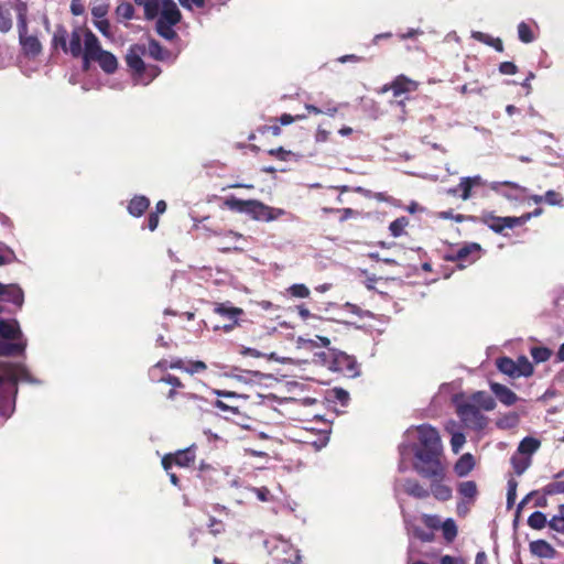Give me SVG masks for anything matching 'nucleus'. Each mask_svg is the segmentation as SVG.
Masks as SVG:
<instances>
[{
    "label": "nucleus",
    "instance_id": "1",
    "mask_svg": "<svg viewBox=\"0 0 564 564\" xmlns=\"http://www.w3.org/2000/svg\"><path fill=\"white\" fill-rule=\"evenodd\" d=\"M398 469L404 473L409 469V462H412L413 469L423 478L431 480L430 495L440 501H447L452 498V488L443 484L445 468L442 463V442L438 431L429 425L422 424L410 427L404 433V441L399 445Z\"/></svg>",
    "mask_w": 564,
    "mask_h": 564
},
{
    "label": "nucleus",
    "instance_id": "2",
    "mask_svg": "<svg viewBox=\"0 0 564 564\" xmlns=\"http://www.w3.org/2000/svg\"><path fill=\"white\" fill-rule=\"evenodd\" d=\"M143 8L144 19L156 20L155 31L166 41H174L177 33L174 26L182 20V13L174 0H133Z\"/></svg>",
    "mask_w": 564,
    "mask_h": 564
},
{
    "label": "nucleus",
    "instance_id": "3",
    "mask_svg": "<svg viewBox=\"0 0 564 564\" xmlns=\"http://www.w3.org/2000/svg\"><path fill=\"white\" fill-rule=\"evenodd\" d=\"M315 357L332 371L340 372L351 378L359 376L356 358L344 351L329 349L328 351L316 352Z\"/></svg>",
    "mask_w": 564,
    "mask_h": 564
},
{
    "label": "nucleus",
    "instance_id": "4",
    "mask_svg": "<svg viewBox=\"0 0 564 564\" xmlns=\"http://www.w3.org/2000/svg\"><path fill=\"white\" fill-rule=\"evenodd\" d=\"M226 205L230 210L247 214L254 220L272 221V216L269 213V206L260 200H243L232 196L226 199Z\"/></svg>",
    "mask_w": 564,
    "mask_h": 564
},
{
    "label": "nucleus",
    "instance_id": "5",
    "mask_svg": "<svg viewBox=\"0 0 564 564\" xmlns=\"http://www.w3.org/2000/svg\"><path fill=\"white\" fill-rule=\"evenodd\" d=\"M0 343L17 345L21 344V350H17L10 355H0L1 357H12L23 355L28 345L26 338L24 337L20 324L17 319H4L0 317Z\"/></svg>",
    "mask_w": 564,
    "mask_h": 564
},
{
    "label": "nucleus",
    "instance_id": "6",
    "mask_svg": "<svg viewBox=\"0 0 564 564\" xmlns=\"http://www.w3.org/2000/svg\"><path fill=\"white\" fill-rule=\"evenodd\" d=\"M457 415L464 426L473 431H481L487 426L488 420L473 403H462L457 406Z\"/></svg>",
    "mask_w": 564,
    "mask_h": 564
},
{
    "label": "nucleus",
    "instance_id": "7",
    "mask_svg": "<svg viewBox=\"0 0 564 564\" xmlns=\"http://www.w3.org/2000/svg\"><path fill=\"white\" fill-rule=\"evenodd\" d=\"M264 546L270 553H278L279 551H281L284 554L292 553L290 554L289 558L283 560L284 564H302V555L300 553V550H294L293 545L289 541L280 536H273L271 539L265 540Z\"/></svg>",
    "mask_w": 564,
    "mask_h": 564
},
{
    "label": "nucleus",
    "instance_id": "8",
    "mask_svg": "<svg viewBox=\"0 0 564 564\" xmlns=\"http://www.w3.org/2000/svg\"><path fill=\"white\" fill-rule=\"evenodd\" d=\"M394 496L400 501L401 494H406L416 499H425L430 490L424 488L417 480L411 478H397L393 486Z\"/></svg>",
    "mask_w": 564,
    "mask_h": 564
},
{
    "label": "nucleus",
    "instance_id": "9",
    "mask_svg": "<svg viewBox=\"0 0 564 564\" xmlns=\"http://www.w3.org/2000/svg\"><path fill=\"white\" fill-rule=\"evenodd\" d=\"M477 220L486 225L496 234H502L506 228L512 229L514 227L521 226V221L516 219L514 216L500 217L495 216L489 212L482 213L480 217H477Z\"/></svg>",
    "mask_w": 564,
    "mask_h": 564
},
{
    "label": "nucleus",
    "instance_id": "10",
    "mask_svg": "<svg viewBox=\"0 0 564 564\" xmlns=\"http://www.w3.org/2000/svg\"><path fill=\"white\" fill-rule=\"evenodd\" d=\"M145 54L147 45L141 43L132 44L126 54V63L137 77H141L145 72V64L143 62Z\"/></svg>",
    "mask_w": 564,
    "mask_h": 564
},
{
    "label": "nucleus",
    "instance_id": "11",
    "mask_svg": "<svg viewBox=\"0 0 564 564\" xmlns=\"http://www.w3.org/2000/svg\"><path fill=\"white\" fill-rule=\"evenodd\" d=\"M1 370L3 373V378L13 383H17L19 381L30 383L35 382V380L32 378L31 373L29 372L24 365L2 362Z\"/></svg>",
    "mask_w": 564,
    "mask_h": 564
},
{
    "label": "nucleus",
    "instance_id": "12",
    "mask_svg": "<svg viewBox=\"0 0 564 564\" xmlns=\"http://www.w3.org/2000/svg\"><path fill=\"white\" fill-rule=\"evenodd\" d=\"M195 459V453L193 447L185 448L183 451H178L175 454H166L162 458V467L165 471L171 470L173 465H177L180 467H187Z\"/></svg>",
    "mask_w": 564,
    "mask_h": 564
},
{
    "label": "nucleus",
    "instance_id": "13",
    "mask_svg": "<svg viewBox=\"0 0 564 564\" xmlns=\"http://www.w3.org/2000/svg\"><path fill=\"white\" fill-rule=\"evenodd\" d=\"M84 44L83 63L84 67L88 68L89 63L93 62L96 56L100 55L104 50L98 37L90 30H86L84 34Z\"/></svg>",
    "mask_w": 564,
    "mask_h": 564
},
{
    "label": "nucleus",
    "instance_id": "14",
    "mask_svg": "<svg viewBox=\"0 0 564 564\" xmlns=\"http://www.w3.org/2000/svg\"><path fill=\"white\" fill-rule=\"evenodd\" d=\"M490 188L509 200H519L525 188L513 182H492Z\"/></svg>",
    "mask_w": 564,
    "mask_h": 564
},
{
    "label": "nucleus",
    "instance_id": "15",
    "mask_svg": "<svg viewBox=\"0 0 564 564\" xmlns=\"http://www.w3.org/2000/svg\"><path fill=\"white\" fill-rule=\"evenodd\" d=\"M419 83L406 77L405 75L397 76L390 85H386L382 91L392 90L394 97H399L405 93L415 91Z\"/></svg>",
    "mask_w": 564,
    "mask_h": 564
},
{
    "label": "nucleus",
    "instance_id": "16",
    "mask_svg": "<svg viewBox=\"0 0 564 564\" xmlns=\"http://www.w3.org/2000/svg\"><path fill=\"white\" fill-rule=\"evenodd\" d=\"M19 32V42L25 55L35 57L42 52V44L35 35H28V26Z\"/></svg>",
    "mask_w": 564,
    "mask_h": 564
},
{
    "label": "nucleus",
    "instance_id": "17",
    "mask_svg": "<svg viewBox=\"0 0 564 564\" xmlns=\"http://www.w3.org/2000/svg\"><path fill=\"white\" fill-rule=\"evenodd\" d=\"M480 249L481 248L478 243L470 242L459 248L456 252L447 256L446 259L451 261L473 263L476 261V254L480 251Z\"/></svg>",
    "mask_w": 564,
    "mask_h": 564
},
{
    "label": "nucleus",
    "instance_id": "18",
    "mask_svg": "<svg viewBox=\"0 0 564 564\" xmlns=\"http://www.w3.org/2000/svg\"><path fill=\"white\" fill-rule=\"evenodd\" d=\"M0 301L10 302L18 307H21L24 302V294L20 286L17 284H3V290H1Z\"/></svg>",
    "mask_w": 564,
    "mask_h": 564
},
{
    "label": "nucleus",
    "instance_id": "19",
    "mask_svg": "<svg viewBox=\"0 0 564 564\" xmlns=\"http://www.w3.org/2000/svg\"><path fill=\"white\" fill-rule=\"evenodd\" d=\"M490 389L492 393L496 395V398L505 405L510 406L514 404L518 400L517 394L505 384L491 382Z\"/></svg>",
    "mask_w": 564,
    "mask_h": 564
},
{
    "label": "nucleus",
    "instance_id": "20",
    "mask_svg": "<svg viewBox=\"0 0 564 564\" xmlns=\"http://www.w3.org/2000/svg\"><path fill=\"white\" fill-rule=\"evenodd\" d=\"M530 552L540 558H554L556 555V550L545 540L532 541Z\"/></svg>",
    "mask_w": 564,
    "mask_h": 564
},
{
    "label": "nucleus",
    "instance_id": "21",
    "mask_svg": "<svg viewBox=\"0 0 564 564\" xmlns=\"http://www.w3.org/2000/svg\"><path fill=\"white\" fill-rule=\"evenodd\" d=\"M93 62H97L100 68L107 74H113L118 68V61L116 56L105 50L100 53V55L96 56Z\"/></svg>",
    "mask_w": 564,
    "mask_h": 564
},
{
    "label": "nucleus",
    "instance_id": "22",
    "mask_svg": "<svg viewBox=\"0 0 564 564\" xmlns=\"http://www.w3.org/2000/svg\"><path fill=\"white\" fill-rule=\"evenodd\" d=\"M15 393L12 395H2L0 397V423L6 422L15 410Z\"/></svg>",
    "mask_w": 564,
    "mask_h": 564
},
{
    "label": "nucleus",
    "instance_id": "23",
    "mask_svg": "<svg viewBox=\"0 0 564 564\" xmlns=\"http://www.w3.org/2000/svg\"><path fill=\"white\" fill-rule=\"evenodd\" d=\"M475 460L471 454L466 453L462 455L455 463L454 471L459 477L467 476L474 468Z\"/></svg>",
    "mask_w": 564,
    "mask_h": 564
},
{
    "label": "nucleus",
    "instance_id": "24",
    "mask_svg": "<svg viewBox=\"0 0 564 564\" xmlns=\"http://www.w3.org/2000/svg\"><path fill=\"white\" fill-rule=\"evenodd\" d=\"M149 205L150 200L148 197L134 196L128 205V212L134 217H140L148 209Z\"/></svg>",
    "mask_w": 564,
    "mask_h": 564
},
{
    "label": "nucleus",
    "instance_id": "25",
    "mask_svg": "<svg viewBox=\"0 0 564 564\" xmlns=\"http://www.w3.org/2000/svg\"><path fill=\"white\" fill-rule=\"evenodd\" d=\"M215 312L230 321L238 324V317L243 314L239 307L228 305V303H220L215 307Z\"/></svg>",
    "mask_w": 564,
    "mask_h": 564
},
{
    "label": "nucleus",
    "instance_id": "26",
    "mask_svg": "<svg viewBox=\"0 0 564 564\" xmlns=\"http://www.w3.org/2000/svg\"><path fill=\"white\" fill-rule=\"evenodd\" d=\"M147 54H149L155 61H164L170 52L164 48L156 40H149L147 46Z\"/></svg>",
    "mask_w": 564,
    "mask_h": 564
},
{
    "label": "nucleus",
    "instance_id": "27",
    "mask_svg": "<svg viewBox=\"0 0 564 564\" xmlns=\"http://www.w3.org/2000/svg\"><path fill=\"white\" fill-rule=\"evenodd\" d=\"M473 401L486 411H492L496 408V401L485 391L475 392L471 397Z\"/></svg>",
    "mask_w": 564,
    "mask_h": 564
},
{
    "label": "nucleus",
    "instance_id": "28",
    "mask_svg": "<svg viewBox=\"0 0 564 564\" xmlns=\"http://www.w3.org/2000/svg\"><path fill=\"white\" fill-rule=\"evenodd\" d=\"M540 445L541 443L539 440L527 436L520 442L518 452L523 455H532L539 449Z\"/></svg>",
    "mask_w": 564,
    "mask_h": 564
},
{
    "label": "nucleus",
    "instance_id": "29",
    "mask_svg": "<svg viewBox=\"0 0 564 564\" xmlns=\"http://www.w3.org/2000/svg\"><path fill=\"white\" fill-rule=\"evenodd\" d=\"M497 368L505 375L517 378V362L509 357H501L497 360Z\"/></svg>",
    "mask_w": 564,
    "mask_h": 564
},
{
    "label": "nucleus",
    "instance_id": "30",
    "mask_svg": "<svg viewBox=\"0 0 564 564\" xmlns=\"http://www.w3.org/2000/svg\"><path fill=\"white\" fill-rule=\"evenodd\" d=\"M67 52H69L73 57L83 56L82 36L78 30L72 32Z\"/></svg>",
    "mask_w": 564,
    "mask_h": 564
},
{
    "label": "nucleus",
    "instance_id": "31",
    "mask_svg": "<svg viewBox=\"0 0 564 564\" xmlns=\"http://www.w3.org/2000/svg\"><path fill=\"white\" fill-rule=\"evenodd\" d=\"M116 15L118 19L132 20L134 18V8L127 0H119L116 8Z\"/></svg>",
    "mask_w": 564,
    "mask_h": 564
},
{
    "label": "nucleus",
    "instance_id": "32",
    "mask_svg": "<svg viewBox=\"0 0 564 564\" xmlns=\"http://www.w3.org/2000/svg\"><path fill=\"white\" fill-rule=\"evenodd\" d=\"M109 11V3L107 0H94L91 7V15L95 20L106 19Z\"/></svg>",
    "mask_w": 564,
    "mask_h": 564
},
{
    "label": "nucleus",
    "instance_id": "33",
    "mask_svg": "<svg viewBox=\"0 0 564 564\" xmlns=\"http://www.w3.org/2000/svg\"><path fill=\"white\" fill-rule=\"evenodd\" d=\"M458 494L467 499H475L477 496V485L473 480L463 481L458 485Z\"/></svg>",
    "mask_w": 564,
    "mask_h": 564
},
{
    "label": "nucleus",
    "instance_id": "34",
    "mask_svg": "<svg viewBox=\"0 0 564 564\" xmlns=\"http://www.w3.org/2000/svg\"><path fill=\"white\" fill-rule=\"evenodd\" d=\"M15 11H17V18H18V30L24 31V29L28 26L26 22V15H28V4L25 2H22L20 0H15Z\"/></svg>",
    "mask_w": 564,
    "mask_h": 564
},
{
    "label": "nucleus",
    "instance_id": "35",
    "mask_svg": "<svg viewBox=\"0 0 564 564\" xmlns=\"http://www.w3.org/2000/svg\"><path fill=\"white\" fill-rule=\"evenodd\" d=\"M546 516L541 511H534L528 519V524L534 530H541L547 524Z\"/></svg>",
    "mask_w": 564,
    "mask_h": 564
},
{
    "label": "nucleus",
    "instance_id": "36",
    "mask_svg": "<svg viewBox=\"0 0 564 564\" xmlns=\"http://www.w3.org/2000/svg\"><path fill=\"white\" fill-rule=\"evenodd\" d=\"M408 225H409V219L404 216L394 219L389 226L391 236H393L395 238L402 236L404 234V229Z\"/></svg>",
    "mask_w": 564,
    "mask_h": 564
},
{
    "label": "nucleus",
    "instance_id": "37",
    "mask_svg": "<svg viewBox=\"0 0 564 564\" xmlns=\"http://www.w3.org/2000/svg\"><path fill=\"white\" fill-rule=\"evenodd\" d=\"M441 528L443 530V535L446 541H453L457 535V527L453 519L448 518L446 519L442 524Z\"/></svg>",
    "mask_w": 564,
    "mask_h": 564
},
{
    "label": "nucleus",
    "instance_id": "38",
    "mask_svg": "<svg viewBox=\"0 0 564 564\" xmlns=\"http://www.w3.org/2000/svg\"><path fill=\"white\" fill-rule=\"evenodd\" d=\"M67 31L63 25H58L53 35V44L55 46H61L64 52H67Z\"/></svg>",
    "mask_w": 564,
    "mask_h": 564
},
{
    "label": "nucleus",
    "instance_id": "39",
    "mask_svg": "<svg viewBox=\"0 0 564 564\" xmlns=\"http://www.w3.org/2000/svg\"><path fill=\"white\" fill-rule=\"evenodd\" d=\"M161 69L156 65H145V72L141 77H137V82L143 85L151 83L156 76H159Z\"/></svg>",
    "mask_w": 564,
    "mask_h": 564
},
{
    "label": "nucleus",
    "instance_id": "40",
    "mask_svg": "<svg viewBox=\"0 0 564 564\" xmlns=\"http://www.w3.org/2000/svg\"><path fill=\"white\" fill-rule=\"evenodd\" d=\"M530 352L538 364L547 361L552 356V350L546 347H532Z\"/></svg>",
    "mask_w": 564,
    "mask_h": 564
},
{
    "label": "nucleus",
    "instance_id": "41",
    "mask_svg": "<svg viewBox=\"0 0 564 564\" xmlns=\"http://www.w3.org/2000/svg\"><path fill=\"white\" fill-rule=\"evenodd\" d=\"M517 362V378L529 377L533 373V366L525 357H520Z\"/></svg>",
    "mask_w": 564,
    "mask_h": 564
},
{
    "label": "nucleus",
    "instance_id": "42",
    "mask_svg": "<svg viewBox=\"0 0 564 564\" xmlns=\"http://www.w3.org/2000/svg\"><path fill=\"white\" fill-rule=\"evenodd\" d=\"M518 36L522 43H531L534 41V36L531 28L525 22L518 24Z\"/></svg>",
    "mask_w": 564,
    "mask_h": 564
},
{
    "label": "nucleus",
    "instance_id": "43",
    "mask_svg": "<svg viewBox=\"0 0 564 564\" xmlns=\"http://www.w3.org/2000/svg\"><path fill=\"white\" fill-rule=\"evenodd\" d=\"M519 422V415L516 412H511L497 421L499 429H511L517 426Z\"/></svg>",
    "mask_w": 564,
    "mask_h": 564
},
{
    "label": "nucleus",
    "instance_id": "44",
    "mask_svg": "<svg viewBox=\"0 0 564 564\" xmlns=\"http://www.w3.org/2000/svg\"><path fill=\"white\" fill-rule=\"evenodd\" d=\"M12 28L11 13L8 9L0 6V32L7 33Z\"/></svg>",
    "mask_w": 564,
    "mask_h": 564
},
{
    "label": "nucleus",
    "instance_id": "45",
    "mask_svg": "<svg viewBox=\"0 0 564 564\" xmlns=\"http://www.w3.org/2000/svg\"><path fill=\"white\" fill-rule=\"evenodd\" d=\"M288 292L291 296L299 297V299H305L310 296V289L302 283H296L291 285L288 289Z\"/></svg>",
    "mask_w": 564,
    "mask_h": 564
},
{
    "label": "nucleus",
    "instance_id": "46",
    "mask_svg": "<svg viewBox=\"0 0 564 564\" xmlns=\"http://www.w3.org/2000/svg\"><path fill=\"white\" fill-rule=\"evenodd\" d=\"M440 218L453 219L456 223H463V221H466V220L477 221V217L476 216H466V215H463V214L454 215L452 210L441 212L440 213Z\"/></svg>",
    "mask_w": 564,
    "mask_h": 564
},
{
    "label": "nucleus",
    "instance_id": "47",
    "mask_svg": "<svg viewBox=\"0 0 564 564\" xmlns=\"http://www.w3.org/2000/svg\"><path fill=\"white\" fill-rule=\"evenodd\" d=\"M517 487L518 482L514 479L508 480V490H507V508L510 509L513 507L516 497H517Z\"/></svg>",
    "mask_w": 564,
    "mask_h": 564
},
{
    "label": "nucleus",
    "instance_id": "48",
    "mask_svg": "<svg viewBox=\"0 0 564 564\" xmlns=\"http://www.w3.org/2000/svg\"><path fill=\"white\" fill-rule=\"evenodd\" d=\"M299 343L303 345H310L312 347H327L330 340L327 337L316 336L314 339L299 338Z\"/></svg>",
    "mask_w": 564,
    "mask_h": 564
},
{
    "label": "nucleus",
    "instance_id": "49",
    "mask_svg": "<svg viewBox=\"0 0 564 564\" xmlns=\"http://www.w3.org/2000/svg\"><path fill=\"white\" fill-rule=\"evenodd\" d=\"M544 202L551 206H564L563 197L553 189H549L545 193Z\"/></svg>",
    "mask_w": 564,
    "mask_h": 564
},
{
    "label": "nucleus",
    "instance_id": "50",
    "mask_svg": "<svg viewBox=\"0 0 564 564\" xmlns=\"http://www.w3.org/2000/svg\"><path fill=\"white\" fill-rule=\"evenodd\" d=\"M466 442V437L462 432H455L452 434L451 446L452 451L457 454Z\"/></svg>",
    "mask_w": 564,
    "mask_h": 564
},
{
    "label": "nucleus",
    "instance_id": "51",
    "mask_svg": "<svg viewBox=\"0 0 564 564\" xmlns=\"http://www.w3.org/2000/svg\"><path fill=\"white\" fill-rule=\"evenodd\" d=\"M459 189H460V194H459V197L463 199V200H467L471 197V185L469 183V177H462L460 181H459Z\"/></svg>",
    "mask_w": 564,
    "mask_h": 564
},
{
    "label": "nucleus",
    "instance_id": "52",
    "mask_svg": "<svg viewBox=\"0 0 564 564\" xmlns=\"http://www.w3.org/2000/svg\"><path fill=\"white\" fill-rule=\"evenodd\" d=\"M330 398L341 405H346L349 401V393L341 388H335L330 391Z\"/></svg>",
    "mask_w": 564,
    "mask_h": 564
},
{
    "label": "nucleus",
    "instance_id": "53",
    "mask_svg": "<svg viewBox=\"0 0 564 564\" xmlns=\"http://www.w3.org/2000/svg\"><path fill=\"white\" fill-rule=\"evenodd\" d=\"M547 524L552 530L564 534V517L560 512L554 514Z\"/></svg>",
    "mask_w": 564,
    "mask_h": 564
},
{
    "label": "nucleus",
    "instance_id": "54",
    "mask_svg": "<svg viewBox=\"0 0 564 564\" xmlns=\"http://www.w3.org/2000/svg\"><path fill=\"white\" fill-rule=\"evenodd\" d=\"M95 28L106 37H112L110 23L107 19L94 20Z\"/></svg>",
    "mask_w": 564,
    "mask_h": 564
},
{
    "label": "nucleus",
    "instance_id": "55",
    "mask_svg": "<svg viewBox=\"0 0 564 564\" xmlns=\"http://www.w3.org/2000/svg\"><path fill=\"white\" fill-rule=\"evenodd\" d=\"M512 466L517 475H522L529 467V459H517L516 457L511 458Z\"/></svg>",
    "mask_w": 564,
    "mask_h": 564
},
{
    "label": "nucleus",
    "instance_id": "56",
    "mask_svg": "<svg viewBox=\"0 0 564 564\" xmlns=\"http://www.w3.org/2000/svg\"><path fill=\"white\" fill-rule=\"evenodd\" d=\"M0 253L6 259V264L11 263L17 259L14 251L2 242H0Z\"/></svg>",
    "mask_w": 564,
    "mask_h": 564
},
{
    "label": "nucleus",
    "instance_id": "57",
    "mask_svg": "<svg viewBox=\"0 0 564 564\" xmlns=\"http://www.w3.org/2000/svg\"><path fill=\"white\" fill-rule=\"evenodd\" d=\"M206 364L197 360V361H191L188 367H185L184 370L191 375L202 372L206 369Z\"/></svg>",
    "mask_w": 564,
    "mask_h": 564
},
{
    "label": "nucleus",
    "instance_id": "58",
    "mask_svg": "<svg viewBox=\"0 0 564 564\" xmlns=\"http://www.w3.org/2000/svg\"><path fill=\"white\" fill-rule=\"evenodd\" d=\"M545 492L547 495L564 494V481H555V482L549 484L545 487Z\"/></svg>",
    "mask_w": 564,
    "mask_h": 564
},
{
    "label": "nucleus",
    "instance_id": "59",
    "mask_svg": "<svg viewBox=\"0 0 564 564\" xmlns=\"http://www.w3.org/2000/svg\"><path fill=\"white\" fill-rule=\"evenodd\" d=\"M499 72L503 75H514L518 72V67L512 62H502L499 65Z\"/></svg>",
    "mask_w": 564,
    "mask_h": 564
},
{
    "label": "nucleus",
    "instance_id": "60",
    "mask_svg": "<svg viewBox=\"0 0 564 564\" xmlns=\"http://www.w3.org/2000/svg\"><path fill=\"white\" fill-rule=\"evenodd\" d=\"M471 37L480 43L488 45V46L491 45V42L494 40V37L491 35L480 32V31H473Z\"/></svg>",
    "mask_w": 564,
    "mask_h": 564
},
{
    "label": "nucleus",
    "instance_id": "61",
    "mask_svg": "<svg viewBox=\"0 0 564 564\" xmlns=\"http://www.w3.org/2000/svg\"><path fill=\"white\" fill-rule=\"evenodd\" d=\"M70 12L73 15H82L85 12V6L83 0H72L70 1Z\"/></svg>",
    "mask_w": 564,
    "mask_h": 564
},
{
    "label": "nucleus",
    "instance_id": "62",
    "mask_svg": "<svg viewBox=\"0 0 564 564\" xmlns=\"http://www.w3.org/2000/svg\"><path fill=\"white\" fill-rule=\"evenodd\" d=\"M423 522L431 529H437L441 525V520L436 516L423 514Z\"/></svg>",
    "mask_w": 564,
    "mask_h": 564
},
{
    "label": "nucleus",
    "instance_id": "63",
    "mask_svg": "<svg viewBox=\"0 0 564 564\" xmlns=\"http://www.w3.org/2000/svg\"><path fill=\"white\" fill-rule=\"evenodd\" d=\"M21 348H22L21 344L10 345V344L0 343V355H10L17 350H21Z\"/></svg>",
    "mask_w": 564,
    "mask_h": 564
},
{
    "label": "nucleus",
    "instance_id": "64",
    "mask_svg": "<svg viewBox=\"0 0 564 564\" xmlns=\"http://www.w3.org/2000/svg\"><path fill=\"white\" fill-rule=\"evenodd\" d=\"M440 564H466L462 557H454L451 555H443L440 560Z\"/></svg>",
    "mask_w": 564,
    "mask_h": 564
}]
</instances>
